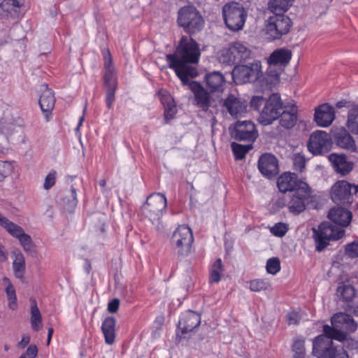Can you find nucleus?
<instances>
[{
  "instance_id": "37",
  "label": "nucleus",
  "mask_w": 358,
  "mask_h": 358,
  "mask_svg": "<svg viewBox=\"0 0 358 358\" xmlns=\"http://www.w3.org/2000/svg\"><path fill=\"white\" fill-rule=\"evenodd\" d=\"M20 124L13 117L4 116L0 121V132L6 136L11 135Z\"/></svg>"
},
{
  "instance_id": "53",
  "label": "nucleus",
  "mask_w": 358,
  "mask_h": 358,
  "mask_svg": "<svg viewBox=\"0 0 358 358\" xmlns=\"http://www.w3.org/2000/svg\"><path fill=\"white\" fill-rule=\"evenodd\" d=\"M286 319L289 325L297 324L301 319L299 315L296 312L288 313L286 315Z\"/></svg>"
},
{
  "instance_id": "57",
  "label": "nucleus",
  "mask_w": 358,
  "mask_h": 358,
  "mask_svg": "<svg viewBox=\"0 0 358 358\" xmlns=\"http://www.w3.org/2000/svg\"><path fill=\"white\" fill-rule=\"evenodd\" d=\"M331 358H348L346 352L343 348H335L334 352L331 354Z\"/></svg>"
},
{
  "instance_id": "58",
  "label": "nucleus",
  "mask_w": 358,
  "mask_h": 358,
  "mask_svg": "<svg viewBox=\"0 0 358 358\" xmlns=\"http://www.w3.org/2000/svg\"><path fill=\"white\" fill-rule=\"evenodd\" d=\"M30 336L28 334H24L22 336L21 341L17 344V347L19 348H24L27 346L30 342Z\"/></svg>"
},
{
  "instance_id": "50",
  "label": "nucleus",
  "mask_w": 358,
  "mask_h": 358,
  "mask_svg": "<svg viewBox=\"0 0 358 358\" xmlns=\"http://www.w3.org/2000/svg\"><path fill=\"white\" fill-rule=\"evenodd\" d=\"M345 252L350 258L358 257V241H354L346 245Z\"/></svg>"
},
{
  "instance_id": "38",
  "label": "nucleus",
  "mask_w": 358,
  "mask_h": 358,
  "mask_svg": "<svg viewBox=\"0 0 358 358\" xmlns=\"http://www.w3.org/2000/svg\"><path fill=\"white\" fill-rule=\"evenodd\" d=\"M346 126L349 131L358 135V105L349 110Z\"/></svg>"
},
{
  "instance_id": "39",
  "label": "nucleus",
  "mask_w": 358,
  "mask_h": 358,
  "mask_svg": "<svg viewBox=\"0 0 358 358\" xmlns=\"http://www.w3.org/2000/svg\"><path fill=\"white\" fill-rule=\"evenodd\" d=\"M3 281L6 284V292L8 299V306L12 310H15L17 308L15 289L8 278H3Z\"/></svg>"
},
{
  "instance_id": "14",
  "label": "nucleus",
  "mask_w": 358,
  "mask_h": 358,
  "mask_svg": "<svg viewBox=\"0 0 358 358\" xmlns=\"http://www.w3.org/2000/svg\"><path fill=\"white\" fill-rule=\"evenodd\" d=\"M311 195V189L307 183H300L299 187L296 192H294L288 195L289 201L287 204L289 212L299 214L306 208L305 201L308 200Z\"/></svg>"
},
{
  "instance_id": "28",
  "label": "nucleus",
  "mask_w": 358,
  "mask_h": 358,
  "mask_svg": "<svg viewBox=\"0 0 358 358\" xmlns=\"http://www.w3.org/2000/svg\"><path fill=\"white\" fill-rule=\"evenodd\" d=\"M333 138L338 146L341 148L351 149L355 145V142L344 127L336 128L333 131Z\"/></svg>"
},
{
  "instance_id": "2",
  "label": "nucleus",
  "mask_w": 358,
  "mask_h": 358,
  "mask_svg": "<svg viewBox=\"0 0 358 358\" xmlns=\"http://www.w3.org/2000/svg\"><path fill=\"white\" fill-rule=\"evenodd\" d=\"M331 327L324 325V334L329 335L335 340L343 341L347 335L355 332L357 329V324L354 319L345 313H337L331 319Z\"/></svg>"
},
{
  "instance_id": "23",
  "label": "nucleus",
  "mask_w": 358,
  "mask_h": 358,
  "mask_svg": "<svg viewBox=\"0 0 358 358\" xmlns=\"http://www.w3.org/2000/svg\"><path fill=\"white\" fill-rule=\"evenodd\" d=\"M300 183L306 182L298 180L295 174L285 173L278 178L277 185L281 192L286 193L289 192V194H291L296 192Z\"/></svg>"
},
{
  "instance_id": "44",
  "label": "nucleus",
  "mask_w": 358,
  "mask_h": 358,
  "mask_svg": "<svg viewBox=\"0 0 358 358\" xmlns=\"http://www.w3.org/2000/svg\"><path fill=\"white\" fill-rule=\"evenodd\" d=\"M222 264L220 259H217L213 264L210 271V282H218L220 280V273L222 271Z\"/></svg>"
},
{
  "instance_id": "46",
  "label": "nucleus",
  "mask_w": 358,
  "mask_h": 358,
  "mask_svg": "<svg viewBox=\"0 0 358 358\" xmlns=\"http://www.w3.org/2000/svg\"><path fill=\"white\" fill-rule=\"evenodd\" d=\"M338 292L341 294L343 299L346 301H351L355 295V289L350 285H344L338 288Z\"/></svg>"
},
{
  "instance_id": "4",
  "label": "nucleus",
  "mask_w": 358,
  "mask_h": 358,
  "mask_svg": "<svg viewBox=\"0 0 358 358\" xmlns=\"http://www.w3.org/2000/svg\"><path fill=\"white\" fill-rule=\"evenodd\" d=\"M103 87L106 90V103L108 109L111 108L117 88L116 71L113 63L112 55L108 49H105Z\"/></svg>"
},
{
  "instance_id": "15",
  "label": "nucleus",
  "mask_w": 358,
  "mask_h": 358,
  "mask_svg": "<svg viewBox=\"0 0 358 358\" xmlns=\"http://www.w3.org/2000/svg\"><path fill=\"white\" fill-rule=\"evenodd\" d=\"M0 225L3 227L10 235L17 238L23 249L26 252L32 251L34 244L29 235L24 233L23 229L10 221L0 213Z\"/></svg>"
},
{
  "instance_id": "30",
  "label": "nucleus",
  "mask_w": 358,
  "mask_h": 358,
  "mask_svg": "<svg viewBox=\"0 0 358 358\" xmlns=\"http://www.w3.org/2000/svg\"><path fill=\"white\" fill-rule=\"evenodd\" d=\"M42 94L39 99V104L43 113L50 112L55 103V99L53 92L48 88L46 84L41 85Z\"/></svg>"
},
{
  "instance_id": "64",
  "label": "nucleus",
  "mask_w": 358,
  "mask_h": 358,
  "mask_svg": "<svg viewBox=\"0 0 358 358\" xmlns=\"http://www.w3.org/2000/svg\"><path fill=\"white\" fill-rule=\"evenodd\" d=\"M99 185H100L101 187H105V186H106V180L102 179V180H99Z\"/></svg>"
},
{
  "instance_id": "60",
  "label": "nucleus",
  "mask_w": 358,
  "mask_h": 358,
  "mask_svg": "<svg viewBox=\"0 0 358 358\" xmlns=\"http://www.w3.org/2000/svg\"><path fill=\"white\" fill-rule=\"evenodd\" d=\"M345 104H346V101H338L336 103V106L338 108H343V107L345 106Z\"/></svg>"
},
{
  "instance_id": "48",
  "label": "nucleus",
  "mask_w": 358,
  "mask_h": 358,
  "mask_svg": "<svg viewBox=\"0 0 358 358\" xmlns=\"http://www.w3.org/2000/svg\"><path fill=\"white\" fill-rule=\"evenodd\" d=\"M270 287V283L264 280H254L250 282V288L252 292L266 290Z\"/></svg>"
},
{
  "instance_id": "36",
  "label": "nucleus",
  "mask_w": 358,
  "mask_h": 358,
  "mask_svg": "<svg viewBox=\"0 0 358 358\" xmlns=\"http://www.w3.org/2000/svg\"><path fill=\"white\" fill-rule=\"evenodd\" d=\"M13 268L16 278L23 279L25 271V258L20 251L15 252Z\"/></svg>"
},
{
  "instance_id": "31",
  "label": "nucleus",
  "mask_w": 358,
  "mask_h": 358,
  "mask_svg": "<svg viewBox=\"0 0 358 358\" xmlns=\"http://www.w3.org/2000/svg\"><path fill=\"white\" fill-rule=\"evenodd\" d=\"M116 321L113 317H108L103 322L101 330L104 335L105 341L108 345H112L115 338V327Z\"/></svg>"
},
{
  "instance_id": "12",
  "label": "nucleus",
  "mask_w": 358,
  "mask_h": 358,
  "mask_svg": "<svg viewBox=\"0 0 358 358\" xmlns=\"http://www.w3.org/2000/svg\"><path fill=\"white\" fill-rule=\"evenodd\" d=\"M193 240L191 229L185 225H180L173 234L171 245L180 255H187L190 251Z\"/></svg>"
},
{
  "instance_id": "63",
  "label": "nucleus",
  "mask_w": 358,
  "mask_h": 358,
  "mask_svg": "<svg viewBox=\"0 0 358 358\" xmlns=\"http://www.w3.org/2000/svg\"><path fill=\"white\" fill-rule=\"evenodd\" d=\"M72 194L73 197V205L76 204V189L72 188Z\"/></svg>"
},
{
  "instance_id": "17",
  "label": "nucleus",
  "mask_w": 358,
  "mask_h": 358,
  "mask_svg": "<svg viewBox=\"0 0 358 358\" xmlns=\"http://www.w3.org/2000/svg\"><path fill=\"white\" fill-rule=\"evenodd\" d=\"M331 147V142L327 132L317 131L313 132L308 142V148L313 155H322L328 152Z\"/></svg>"
},
{
  "instance_id": "19",
  "label": "nucleus",
  "mask_w": 358,
  "mask_h": 358,
  "mask_svg": "<svg viewBox=\"0 0 358 358\" xmlns=\"http://www.w3.org/2000/svg\"><path fill=\"white\" fill-rule=\"evenodd\" d=\"M333 337L324 334L318 336L313 341V354L317 358H331L336 348L333 346Z\"/></svg>"
},
{
  "instance_id": "25",
  "label": "nucleus",
  "mask_w": 358,
  "mask_h": 358,
  "mask_svg": "<svg viewBox=\"0 0 358 358\" xmlns=\"http://www.w3.org/2000/svg\"><path fill=\"white\" fill-rule=\"evenodd\" d=\"M352 213L341 207H335L331 208L328 214V217L335 224L341 227L348 226L352 220Z\"/></svg>"
},
{
  "instance_id": "32",
  "label": "nucleus",
  "mask_w": 358,
  "mask_h": 358,
  "mask_svg": "<svg viewBox=\"0 0 358 358\" xmlns=\"http://www.w3.org/2000/svg\"><path fill=\"white\" fill-rule=\"evenodd\" d=\"M161 101L164 106V119L168 123L176 114V105L173 99L169 94H162Z\"/></svg>"
},
{
  "instance_id": "3",
  "label": "nucleus",
  "mask_w": 358,
  "mask_h": 358,
  "mask_svg": "<svg viewBox=\"0 0 358 358\" xmlns=\"http://www.w3.org/2000/svg\"><path fill=\"white\" fill-rule=\"evenodd\" d=\"M222 16L227 28L233 31L241 30L245 23L248 12L245 8L238 2H229L222 7Z\"/></svg>"
},
{
  "instance_id": "56",
  "label": "nucleus",
  "mask_w": 358,
  "mask_h": 358,
  "mask_svg": "<svg viewBox=\"0 0 358 358\" xmlns=\"http://www.w3.org/2000/svg\"><path fill=\"white\" fill-rule=\"evenodd\" d=\"M120 306V300L117 299H114L110 301L108 304V310L110 313H115L117 311Z\"/></svg>"
},
{
  "instance_id": "55",
  "label": "nucleus",
  "mask_w": 358,
  "mask_h": 358,
  "mask_svg": "<svg viewBox=\"0 0 358 358\" xmlns=\"http://www.w3.org/2000/svg\"><path fill=\"white\" fill-rule=\"evenodd\" d=\"M28 358H36L38 355V348L36 345H29L24 354Z\"/></svg>"
},
{
  "instance_id": "42",
  "label": "nucleus",
  "mask_w": 358,
  "mask_h": 358,
  "mask_svg": "<svg viewBox=\"0 0 358 358\" xmlns=\"http://www.w3.org/2000/svg\"><path fill=\"white\" fill-rule=\"evenodd\" d=\"M292 351L293 358H305L304 340L301 338H295L292 345Z\"/></svg>"
},
{
  "instance_id": "41",
  "label": "nucleus",
  "mask_w": 358,
  "mask_h": 358,
  "mask_svg": "<svg viewBox=\"0 0 358 358\" xmlns=\"http://www.w3.org/2000/svg\"><path fill=\"white\" fill-rule=\"evenodd\" d=\"M21 6L18 0H3L0 4V15H3V12L11 13H16L17 9Z\"/></svg>"
},
{
  "instance_id": "62",
  "label": "nucleus",
  "mask_w": 358,
  "mask_h": 358,
  "mask_svg": "<svg viewBox=\"0 0 358 358\" xmlns=\"http://www.w3.org/2000/svg\"><path fill=\"white\" fill-rule=\"evenodd\" d=\"M0 257L6 258V252L3 251V246L0 245Z\"/></svg>"
},
{
  "instance_id": "29",
  "label": "nucleus",
  "mask_w": 358,
  "mask_h": 358,
  "mask_svg": "<svg viewBox=\"0 0 358 358\" xmlns=\"http://www.w3.org/2000/svg\"><path fill=\"white\" fill-rule=\"evenodd\" d=\"M206 87L210 93L222 92L225 84L224 76L219 71L208 73L205 76Z\"/></svg>"
},
{
  "instance_id": "22",
  "label": "nucleus",
  "mask_w": 358,
  "mask_h": 358,
  "mask_svg": "<svg viewBox=\"0 0 358 358\" xmlns=\"http://www.w3.org/2000/svg\"><path fill=\"white\" fill-rule=\"evenodd\" d=\"M335 119L334 108L329 103L320 105L315 109L314 120L319 127H327Z\"/></svg>"
},
{
  "instance_id": "40",
  "label": "nucleus",
  "mask_w": 358,
  "mask_h": 358,
  "mask_svg": "<svg viewBox=\"0 0 358 358\" xmlns=\"http://www.w3.org/2000/svg\"><path fill=\"white\" fill-rule=\"evenodd\" d=\"M231 147L234 154L236 159H242L245 154L252 149V143L241 145L235 142L231 143Z\"/></svg>"
},
{
  "instance_id": "1",
  "label": "nucleus",
  "mask_w": 358,
  "mask_h": 358,
  "mask_svg": "<svg viewBox=\"0 0 358 358\" xmlns=\"http://www.w3.org/2000/svg\"><path fill=\"white\" fill-rule=\"evenodd\" d=\"M201 51L198 43L187 36L180 38L179 44L173 54L166 55L169 67L173 69L183 85L188 84L189 78L197 76L196 68Z\"/></svg>"
},
{
  "instance_id": "35",
  "label": "nucleus",
  "mask_w": 358,
  "mask_h": 358,
  "mask_svg": "<svg viewBox=\"0 0 358 358\" xmlns=\"http://www.w3.org/2000/svg\"><path fill=\"white\" fill-rule=\"evenodd\" d=\"M292 0H271L268 8L273 15H284L292 6Z\"/></svg>"
},
{
  "instance_id": "18",
  "label": "nucleus",
  "mask_w": 358,
  "mask_h": 358,
  "mask_svg": "<svg viewBox=\"0 0 358 358\" xmlns=\"http://www.w3.org/2000/svg\"><path fill=\"white\" fill-rule=\"evenodd\" d=\"M187 85V84L186 85ZM189 89L193 92L194 96V101L196 105L202 108L203 110H208L209 107L213 103L221 102V99H213L210 93L198 82L189 81L188 82Z\"/></svg>"
},
{
  "instance_id": "59",
  "label": "nucleus",
  "mask_w": 358,
  "mask_h": 358,
  "mask_svg": "<svg viewBox=\"0 0 358 358\" xmlns=\"http://www.w3.org/2000/svg\"><path fill=\"white\" fill-rule=\"evenodd\" d=\"M84 120H85V117H84V115H83V116H81V117H80V119H79L78 124V126H77V127H76V133H78V131H79V129H80V127H81V125H82V124H83V122Z\"/></svg>"
},
{
  "instance_id": "20",
  "label": "nucleus",
  "mask_w": 358,
  "mask_h": 358,
  "mask_svg": "<svg viewBox=\"0 0 358 358\" xmlns=\"http://www.w3.org/2000/svg\"><path fill=\"white\" fill-rule=\"evenodd\" d=\"M222 106L232 117L236 118L241 116L247 111V101L232 94H229L223 100Z\"/></svg>"
},
{
  "instance_id": "24",
  "label": "nucleus",
  "mask_w": 358,
  "mask_h": 358,
  "mask_svg": "<svg viewBox=\"0 0 358 358\" xmlns=\"http://www.w3.org/2000/svg\"><path fill=\"white\" fill-rule=\"evenodd\" d=\"M201 324V316L194 311L188 310L180 320L178 327L182 334L192 332Z\"/></svg>"
},
{
  "instance_id": "10",
  "label": "nucleus",
  "mask_w": 358,
  "mask_h": 358,
  "mask_svg": "<svg viewBox=\"0 0 358 358\" xmlns=\"http://www.w3.org/2000/svg\"><path fill=\"white\" fill-rule=\"evenodd\" d=\"M167 206L166 196L157 193L150 195L142 206V212L152 223L159 221L162 217Z\"/></svg>"
},
{
  "instance_id": "7",
  "label": "nucleus",
  "mask_w": 358,
  "mask_h": 358,
  "mask_svg": "<svg viewBox=\"0 0 358 358\" xmlns=\"http://www.w3.org/2000/svg\"><path fill=\"white\" fill-rule=\"evenodd\" d=\"M292 27L291 19L285 15H273L265 22V33L271 40L281 38L287 34Z\"/></svg>"
},
{
  "instance_id": "11",
  "label": "nucleus",
  "mask_w": 358,
  "mask_h": 358,
  "mask_svg": "<svg viewBox=\"0 0 358 358\" xmlns=\"http://www.w3.org/2000/svg\"><path fill=\"white\" fill-rule=\"evenodd\" d=\"M357 192L358 185L338 180L331 187V197L337 204L350 205L353 202V195Z\"/></svg>"
},
{
  "instance_id": "5",
  "label": "nucleus",
  "mask_w": 358,
  "mask_h": 358,
  "mask_svg": "<svg viewBox=\"0 0 358 358\" xmlns=\"http://www.w3.org/2000/svg\"><path fill=\"white\" fill-rule=\"evenodd\" d=\"M178 24L189 34L200 31L204 25V20L200 12L193 6H183L178 13Z\"/></svg>"
},
{
  "instance_id": "34",
  "label": "nucleus",
  "mask_w": 358,
  "mask_h": 358,
  "mask_svg": "<svg viewBox=\"0 0 358 358\" xmlns=\"http://www.w3.org/2000/svg\"><path fill=\"white\" fill-rule=\"evenodd\" d=\"M31 326L33 330L38 331L43 327L41 313L37 306L36 301L34 299H31Z\"/></svg>"
},
{
  "instance_id": "33",
  "label": "nucleus",
  "mask_w": 358,
  "mask_h": 358,
  "mask_svg": "<svg viewBox=\"0 0 358 358\" xmlns=\"http://www.w3.org/2000/svg\"><path fill=\"white\" fill-rule=\"evenodd\" d=\"M234 58H235L237 64L247 60L250 57L251 51L246 46L239 42H235L231 44Z\"/></svg>"
},
{
  "instance_id": "51",
  "label": "nucleus",
  "mask_w": 358,
  "mask_h": 358,
  "mask_svg": "<svg viewBox=\"0 0 358 358\" xmlns=\"http://www.w3.org/2000/svg\"><path fill=\"white\" fill-rule=\"evenodd\" d=\"M266 99L262 96H255L250 100L251 107L256 110L260 111L261 106L265 103Z\"/></svg>"
},
{
  "instance_id": "43",
  "label": "nucleus",
  "mask_w": 358,
  "mask_h": 358,
  "mask_svg": "<svg viewBox=\"0 0 358 358\" xmlns=\"http://www.w3.org/2000/svg\"><path fill=\"white\" fill-rule=\"evenodd\" d=\"M231 45L225 50L222 51V53L219 57L220 62L226 65H235L237 64L235 58H234V53Z\"/></svg>"
},
{
  "instance_id": "45",
  "label": "nucleus",
  "mask_w": 358,
  "mask_h": 358,
  "mask_svg": "<svg viewBox=\"0 0 358 358\" xmlns=\"http://www.w3.org/2000/svg\"><path fill=\"white\" fill-rule=\"evenodd\" d=\"M13 169V166L10 162L0 161V182L10 176Z\"/></svg>"
},
{
  "instance_id": "54",
  "label": "nucleus",
  "mask_w": 358,
  "mask_h": 358,
  "mask_svg": "<svg viewBox=\"0 0 358 358\" xmlns=\"http://www.w3.org/2000/svg\"><path fill=\"white\" fill-rule=\"evenodd\" d=\"M306 160L301 155H296L294 159V165L295 169L299 171H301L302 169L305 167Z\"/></svg>"
},
{
  "instance_id": "16",
  "label": "nucleus",
  "mask_w": 358,
  "mask_h": 358,
  "mask_svg": "<svg viewBox=\"0 0 358 358\" xmlns=\"http://www.w3.org/2000/svg\"><path fill=\"white\" fill-rule=\"evenodd\" d=\"M231 135L237 141L252 143L257 138L258 132L252 121H238L231 129Z\"/></svg>"
},
{
  "instance_id": "47",
  "label": "nucleus",
  "mask_w": 358,
  "mask_h": 358,
  "mask_svg": "<svg viewBox=\"0 0 358 358\" xmlns=\"http://www.w3.org/2000/svg\"><path fill=\"white\" fill-rule=\"evenodd\" d=\"M266 271L272 275L276 274L280 270V261L278 257H273L267 260Z\"/></svg>"
},
{
  "instance_id": "26",
  "label": "nucleus",
  "mask_w": 358,
  "mask_h": 358,
  "mask_svg": "<svg viewBox=\"0 0 358 358\" xmlns=\"http://www.w3.org/2000/svg\"><path fill=\"white\" fill-rule=\"evenodd\" d=\"M329 159L332 164L335 171L343 176L348 174L353 169V164L347 160L345 155L331 154Z\"/></svg>"
},
{
  "instance_id": "27",
  "label": "nucleus",
  "mask_w": 358,
  "mask_h": 358,
  "mask_svg": "<svg viewBox=\"0 0 358 358\" xmlns=\"http://www.w3.org/2000/svg\"><path fill=\"white\" fill-rule=\"evenodd\" d=\"M280 124L286 129L292 128L297 120V107L295 104H287L279 117Z\"/></svg>"
},
{
  "instance_id": "52",
  "label": "nucleus",
  "mask_w": 358,
  "mask_h": 358,
  "mask_svg": "<svg viewBox=\"0 0 358 358\" xmlns=\"http://www.w3.org/2000/svg\"><path fill=\"white\" fill-rule=\"evenodd\" d=\"M55 171L50 172L45 178L43 187L45 189H50L55 183Z\"/></svg>"
},
{
  "instance_id": "13",
  "label": "nucleus",
  "mask_w": 358,
  "mask_h": 358,
  "mask_svg": "<svg viewBox=\"0 0 358 358\" xmlns=\"http://www.w3.org/2000/svg\"><path fill=\"white\" fill-rule=\"evenodd\" d=\"M261 72V66L257 62L250 65H236L232 71V78L237 85L256 80Z\"/></svg>"
},
{
  "instance_id": "9",
  "label": "nucleus",
  "mask_w": 358,
  "mask_h": 358,
  "mask_svg": "<svg viewBox=\"0 0 358 358\" xmlns=\"http://www.w3.org/2000/svg\"><path fill=\"white\" fill-rule=\"evenodd\" d=\"M316 243V249L322 251L331 240H338L344 236L345 230L340 227L333 225L327 222L320 224L318 229H313Z\"/></svg>"
},
{
  "instance_id": "49",
  "label": "nucleus",
  "mask_w": 358,
  "mask_h": 358,
  "mask_svg": "<svg viewBox=\"0 0 358 358\" xmlns=\"http://www.w3.org/2000/svg\"><path fill=\"white\" fill-rule=\"evenodd\" d=\"M287 231V225L282 222H278L270 228L271 233L278 237L284 236Z\"/></svg>"
},
{
  "instance_id": "21",
  "label": "nucleus",
  "mask_w": 358,
  "mask_h": 358,
  "mask_svg": "<svg viewBox=\"0 0 358 358\" xmlns=\"http://www.w3.org/2000/svg\"><path fill=\"white\" fill-rule=\"evenodd\" d=\"M258 169L264 176L271 178L279 173L278 161L271 154H264L258 161Z\"/></svg>"
},
{
  "instance_id": "6",
  "label": "nucleus",
  "mask_w": 358,
  "mask_h": 358,
  "mask_svg": "<svg viewBox=\"0 0 358 358\" xmlns=\"http://www.w3.org/2000/svg\"><path fill=\"white\" fill-rule=\"evenodd\" d=\"M285 107L280 94L273 93L266 99L259 116V122L265 126L272 124L273 121L279 119Z\"/></svg>"
},
{
  "instance_id": "61",
  "label": "nucleus",
  "mask_w": 358,
  "mask_h": 358,
  "mask_svg": "<svg viewBox=\"0 0 358 358\" xmlns=\"http://www.w3.org/2000/svg\"><path fill=\"white\" fill-rule=\"evenodd\" d=\"M284 200H285V199L283 198V199H280L277 201V203H278V206L279 207H283L284 206H285V202H284Z\"/></svg>"
},
{
  "instance_id": "8",
  "label": "nucleus",
  "mask_w": 358,
  "mask_h": 358,
  "mask_svg": "<svg viewBox=\"0 0 358 358\" xmlns=\"http://www.w3.org/2000/svg\"><path fill=\"white\" fill-rule=\"evenodd\" d=\"M292 57V52L285 48L275 50L268 58L267 75L278 80Z\"/></svg>"
}]
</instances>
